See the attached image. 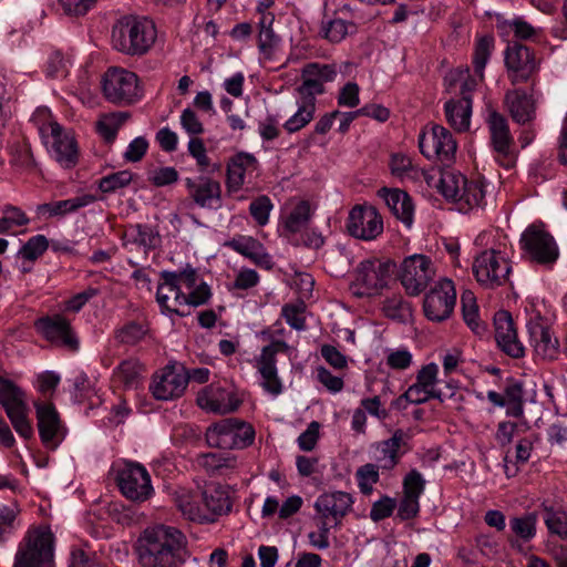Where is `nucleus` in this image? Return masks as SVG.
<instances>
[{
	"label": "nucleus",
	"instance_id": "nucleus-1",
	"mask_svg": "<svg viewBox=\"0 0 567 567\" xmlns=\"http://www.w3.org/2000/svg\"><path fill=\"white\" fill-rule=\"evenodd\" d=\"M185 536L175 527L147 528L138 539V561L142 567H178L185 560Z\"/></svg>",
	"mask_w": 567,
	"mask_h": 567
},
{
	"label": "nucleus",
	"instance_id": "nucleus-2",
	"mask_svg": "<svg viewBox=\"0 0 567 567\" xmlns=\"http://www.w3.org/2000/svg\"><path fill=\"white\" fill-rule=\"evenodd\" d=\"M156 39L153 21L146 18L126 16L112 30V43L117 51L130 55L146 53Z\"/></svg>",
	"mask_w": 567,
	"mask_h": 567
},
{
	"label": "nucleus",
	"instance_id": "nucleus-3",
	"mask_svg": "<svg viewBox=\"0 0 567 567\" xmlns=\"http://www.w3.org/2000/svg\"><path fill=\"white\" fill-rule=\"evenodd\" d=\"M447 87L460 86L461 100H450L445 103V115L450 125L458 131L464 132L470 127L472 114V93L476 90L477 79L473 76L470 69L457 68L449 72L445 76Z\"/></svg>",
	"mask_w": 567,
	"mask_h": 567
},
{
	"label": "nucleus",
	"instance_id": "nucleus-4",
	"mask_svg": "<svg viewBox=\"0 0 567 567\" xmlns=\"http://www.w3.org/2000/svg\"><path fill=\"white\" fill-rule=\"evenodd\" d=\"M54 535L47 527L28 530L14 556L13 567H54Z\"/></svg>",
	"mask_w": 567,
	"mask_h": 567
},
{
	"label": "nucleus",
	"instance_id": "nucleus-5",
	"mask_svg": "<svg viewBox=\"0 0 567 567\" xmlns=\"http://www.w3.org/2000/svg\"><path fill=\"white\" fill-rule=\"evenodd\" d=\"M102 89L105 99L117 105H131L143 95L137 75L121 68H110L105 72Z\"/></svg>",
	"mask_w": 567,
	"mask_h": 567
},
{
	"label": "nucleus",
	"instance_id": "nucleus-6",
	"mask_svg": "<svg viewBox=\"0 0 567 567\" xmlns=\"http://www.w3.org/2000/svg\"><path fill=\"white\" fill-rule=\"evenodd\" d=\"M395 269V264L390 259H367L361 261L355 269L354 286L359 297L375 296L388 287V282Z\"/></svg>",
	"mask_w": 567,
	"mask_h": 567
},
{
	"label": "nucleus",
	"instance_id": "nucleus-7",
	"mask_svg": "<svg viewBox=\"0 0 567 567\" xmlns=\"http://www.w3.org/2000/svg\"><path fill=\"white\" fill-rule=\"evenodd\" d=\"M434 277V265L425 255L409 256L401 264L399 278L410 296H417L424 291Z\"/></svg>",
	"mask_w": 567,
	"mask_h": 567
},
{
	"label": "nucleus",
	"instance_id": "nucleus-8",
	"mask_svg": "<svg viewBox=\"0 0 567 567\" xmlns=\"http://www.w3.org/2000/svg\"><path fill=\"white\" fill-rule=\"evenodd\" d=\"M522 249L528 259L539 265H551L558 258V247L554 237L545 229L532 225L520 237Z\"/></svg>",
	"mask_w": 567,
	"mask_h": 567
},
{
	"label": "nucleus",
	"instance_id": "nucleus-9",
	"mask_svg": "<svg viewBox=\"0 0 567 567\" xmlns=\"http://www.w3.org/2000/svg\"><path fill=\"white\" fill-rule=\"evenodd\" d=\"M487 125L495 159L503 167L512 168L516 163V152L506 117L497 111H492L487 117Z\"/></svg>",
	"mask_w": 567,
	"mask_h": 567
},
{
	"label": "nucleus",
	"instance_id": "nucleus-10",
	"mask_svg": "<svg viewBox=\"0 0 567 567\" xmlns=\"http://www.w3.org/2000/svg\"><path fill=\"white\" fill-rule=\"evenodd\" d=\"M511 271V266L501 251L487 249L475 257L473 272L476 280L486 288L503 285Z\"/></svg>",
	"mask_w": 567,
	"mask_h": 567
},
{
	"label": "nucleus",
	"instance_id": "nucleus-11",
	"mask_svg": "<svg viewBox=\"0 0 567 567\" xmlns=\"http://www.w3.org/2000/svg\"><path fill=\"white\" fill-rule=\"evenodd\" d=\"M456 302V291L452 280L440 279L425 295L423 311L425 317L435 322L450 318Z\"/></svg>",
	"mask_w": 567,
	"mask_h": 567
},
{
	"label": "nucleus",
	"instance_id": "nucleus-12",
	"mask_svg": "<svg viewBox=\"0 0 567 567\" xmlns=\"http://www.w3.org/2000/svg\"><path fill=\"white\" fill-rule=\"evenodd\" d=\"M116 481L121 493L133 502H145L153 493L151 476L138 463H126L117 472Z\"/></svg>",
	"mask_w": 567,
	"mask_h": 567
},
{
	"label": "nucleus",
	"instance_id": "nucleus-13",
	"mask_svg": "<svg viewBox=\"0 0 567 567\" xmlns=\"http://www.w3.org/2000/svg\"><path fill=\"white\" fill-rule=\"evenodd\" d=\"M529 346L536 359L555 361L560 354V342L553 328L542 317L530 319L527 324Z\"/></svg>",
	"mask_w": 567,
	"mask_h": 567
},
{
	"label": "nucleus",
	"instance_id": "nucleus-14",
	"mask_svg": "<svg viewBox=\"0 0 567 567\" xmlns=\"http://www.w3.org/2000/svg\"><path fill=\"white\" fill-rule=\"evenodd\" d=\"M505 65L513 84L527 82L538 70L534 52L518 41L508 43L505 51Z\"/></svg>",
	"mask_w": 567,
	"mask_h": 567
},
{
	"label": "nucleus",
	"instance_id": "nucleus-15",
	"mask_svg": "<svg viewBox=\"0 0 567 567\" xmlns=\"http://www.w3.org/2000/svg\"><path fill=\"white\" fill-rule=\"evenodd\" d=\"M289 346L286 341L276 340L261 349L260 355L256 359L255 368L262 378L261 386L268 393L277 396L282 392V383L277 371V354L287 353Z\"/></svg>",
	"mask_w": 567,
	"mask_h": 567
},
{
	"label": "nucleus",
	"instance_id": "nucleus-16",
	"mask_svg": "<svg viewBox=\"0 0 567 567\" xmlns=\"http://www.w3.org/2000/svg\"><path fill=\"white\" fill-rule=\"evenodd\" d=\"M35 329L43 338L53 344L66 348L70 351L79 350L80 342L71 322L62 315L45 316L39 318Z\"/></svg>",
	"mask_w": 567,
	"mask_h": 567
},
{
	"label": "nucleus",
	"instance_id": "nucleus-17",
	"mask_svg": "<svg viewBox=\"0 0 567 567\" xmlns=\"http://www.w3.org/2000/svg\"><path fill=\"white\" fill-rule=\"evenodd\" d=\"M347 229L358 239L373 240L383 231V220L373 206L357 205L348 216Z\"/></svg>",
	"mask_w": 567,
	"mask_h": 567
},
{
	"label": "nucleus",
	"instance_id": "nucleus-18",
	"mask_svg": "<svg viewBox=\"0 0 567 567\" xmlns=\"http://www.w3.org/2000/svg\"><path fill=\"white\" fill-rule=\"evenodd\" d=\"M38 430L47 449L55 450L64 439V429L59 413L52 403H35Z\"/></svg>",
	"mask_w": 567,
	"mask_h": 567
},
{
	"label": "nucleus",
	"instance_id": "nucleus-19",
	"mask_svg": "<svg viewBox=\"0 0 567 567\" xmlns=\"http://www.w3.org/2000/svg\"><path fill=\"white\" fill-rule=\"evenodd\" d=\"M410 439L408 432L398 429L390 439L377 443L374 458L381 470L391 471L400 463L402 455L411 450Z\"/></svg>",
	"mask_w": 567,
	"mask_h": 567
},
{
	"label": "nucleus",
	"instance_id": "nucleus-20",
	"mask_svg": "<svg viewBox=\"0 0 567 567\" xmlns=\"http://www.w3.org/2000/svg\"><path fill=\"white\" fill-rule=\"evenodd\" d=\"M185 186L189 197L200 208L217 210L221 207V185L208 176L197 179L186 178Z\"/></svg>",
	"mask_w": 567,
	"mask_h": 567
},
{
	"label": "nucleus",
	"instance_id": "nucleus-21",
	"mask_svg": "<svg viewBox=\"0 0 567 567\" xmlns=\"http://www.w3.org/2000/svg\"><path fill=\"white\" fill-rule=\"evenodd\" d=\"M353 498L347 492L334 491L321 494L315 502L317 517L331 518L339 528L342 518L352 509Z\"/></svg>",
	"mask_w": 567,
	"mask_h": 567
},
{
	"label": "nucleus",
	"instance_id": "nucleus-22",
	"mask_svg": "<svg viewBox=\"0 0 567 567\" xmlns=\"http://www.w3.org/2000/svg\"><path fill=\"white\" fill-rule=\"evenodd\" d=\"M538 99L532 91L509 90L505 93L504 104L512 120L519 125L530 124L536 118Z\"/></svg>",
	"mask_w": 567,
	"mask_h": 567
},
{
	"label": "nucleus",
	"instance_id": "nucleus-23",
	"mask_svg": "<svg viewBox=\"0 0 567 567\" xmlns=\"http://www.w3.org/2000/svg\"><path fill=\"white\" fill-rule=\"evenodd\" d=\"M175 278L176 276L174 272L168 270L161 271L156 291V301L163 313L184 317L186 313L181 311L179 307L185 303V293L182 291L179 286L174 285Z\"/></svg>",
	"mask_w": 567,
	"mask_h": 567
},
{
	"label": "nucleus",
	"instance_id": "nucleus-24",
	"mask_svg": "<svg viewBox=\"0 0 567 567\" xmlns=\"http://www.w3.org/2000/svg\"><path fill=\"white\" fill-rule=\"evenodd\" d=\"M204 514L207 516L205 523H214L218 516L230 513L233 502L227 486L220 484H208L200 491Z\"/></svg>",
	"mask_w": 567,
	"mask_h": 567
},
{
	"label": "nucleus",
	"instance_id": "nucleus-25",
	"mask_svg": "<svg viewBox=\"0 0 567 567\" xmlns=\"http://www.w3.org/2000/svg\"><path fill=\"white\" fill-rule=\"evenodd\" d=\"M197 404L208 412L227 414L236 411L240 401L231 391L210 384L198 393Z\"/></svg>",
	"mask_w": 567,
	"mask_h": 567
},
{
	"label": "nucleus",
	"instance_id": "nucleus-26",
	"mask_svg": "<svg viewBox=\"0 0 567 567\" xmlns=\"http://www.w3.org/2000/svg\"><path fill=\"white\" fill-rule=\"evenodd\" d=\"M186 386L184 373L177 372L174 367H165L154 377L150 390L155 399L166 401L182 395Z\"/></svg>",
	"mask_w": 567,
	"mask_h": 567
},
{
	"label": "nucleus",
	"instance_id": "nucleus-27",
	"mask_svg": "<svg viewBox=\"0 0 567 567\" xmlns=\"http://www.w3.org/2000/svg\"><path fill=\"white\" fill-rule=\"evenodd\" d=\"M162 238L158 230L147 224L130 225L123 235L125 248H142L145 254L161 246Z\"/></svg>",
	"mask_w": 567,
	"mask_h": 567
},
{
	"label": "nucleus",
	"instance_id": "nucleus-28",
	"mask_svg": "<svg viewBox=\"0 0 567 567\" xmlns=\"http://www.w3.org/2000/svg\"><path fill=\"white\" fill-rule=\"evenodd\" d=\"M379 196L384 199L391 213L410 227L413 223L414 205L410 195L399 188H381Z\"/></svg>",
	"mask_w": 567,
	"mask_h": 567
},
{
	"label": "nucleus",
	"instance_id": "nucleus-29",
	"mask_svg": "<svg viewBox=\"0 0 567 567\" xmlns=\"http://www.w3.org/2000/svg\"><path fill=\"white\" fill-rule=\"evenodd\" d=\"M258 162L252 154L238 153L227 165L226 186L229 193L238 192L245 183L246 172L257 169Z\"/></svg>",
	"mask_w": 567,
	"mask_h": 567
},
{
	"label": "nucleus",
	"instance_id": "nucleus-30",
	"mask_svg": "<svg viewBox=\"0 0 567 567\" xmlns=\"http://www.w3.org/2000/svg\"><path fill=\"white\" fill-rule=\"evenodd\" d=\"M50 151L58 163L65 168L76 165L79 159L78 144L72 135L60 130L58 136H50Z\"/></svg>",
	"mask_w": 567,
	"mask_h": 567
},
{
	"label": "nucleus",
	"instance_id": "nucleus-31",
	"mask_svg": "<svg viewBox=\"0 0 567 567\" xmlns=\"http://www.w3.org/2000/svg\"><path fill=\"white\" fill-rule=\"evenodd\" d=\"M94 200L92 195H82L63 200L44 203L37 207V212L41 216L63 217L66 214L74 213L82 207L90 205Z\"/></svg>",
	"mask_w": 567,
	"mask_h": 567
},
{
	"label": "nucleus",
	"instance_id": "nucleus-32",
	"mask_svg": "<svg viewBox=\"0 0 567 567\" xmlns=\"http://www.w3.org/2000/svg\"><path fill=\"white\" fill-rule=\"evenodd\" d=\"M0 404L8 416L29 410L24 392L8 379H0Z\"/></svg>",
	"mask_w": 567,
	"mask_h": 567
},
{
	"label": "nucleus",
	"instance_id": "nucleus-33",
	"mask_svg": "<svg viewBox=\"0 0 567 567\" xmlns=\"http://www.w3.org/2000/svg\"><path fill=\"white\" fill-rule=\"evenodd\" d=\"M205 436L206 442L210 447L233 450L238 445L234 439V427L230 423V419H226L210 425L207 429Z\"/></svg>",
	"mask_w": 567,
	"mask_h": 567
},
{
	"label": "nucleus",
	"instance_id": "nucleus-34",
	"mask_svg": "<svg viewBox=\"0 0 567 567\" xmlns=\"http://www.w3.org/2000/svg\"><path fill=\"white\" fill-rule=\"evenodd\" d=\"M176 505L183 516L192 522L205 523L200 492L182 491L176 496Z\"/></svg>",
	"mask_w": 567,
	"mask_h": 567
},
{
	"label": "nucleus",
	"instance_id": "nucleus-35",
	"mask_svg": "<svg viewBox=\"0 0 567 567\" xmlns=\"http://www.w3.org/2000/svg\"><path fill=\"white\" fill-rule=\"evenodd\" d=\"M357 24L340 18L322 20L319 34L330 43H340L357 32Z\"/></svg>",
	"mask_w": 567,
	"mask_h": 567
},
{
	"label": "nucleus",
	"instance_id": "nucleus-36",
	"mask_svg": "<svg viewBox=\"0 0 567 567\" xmlns=\"http://www.w3.org/2000/svg\"><path fill=\"white\" fill-rule=\"evenodd\" d=\"M198 464L210 475L225 474L237 467V458L230 453H206L197 457Z\"/></svg>",
	"mask_w": 567,
	"mask_h": 567
},
{
	"label": "nucleus",
	"instance_id": "nucleus-37",
	"mask_svg": "<svg viewBox=\"0 0 567 567\" xmlns=\"http://www.w3.org/2000/svg\"><path fill=\"white\" fill-rule=\"evenodd\" d=\"M485 199V188L481 181H468L466 186L463 187L460 198L455 202L457 209L462 213H467L476 207H482Z\"/></svg>",
	"mask_w": 567,
	"mask_h": 567
},
{
	"label": "nucleus",
	"instance_id": "nucleus-38",
	"mask_svg": "<svg viewBox=\"0 0 567 567\" xmlns=\"http://www.w3.org/2000/svg\"><path fill=\"white\" fill-rule=\"evenodd\" d=\"M506 402V415L522 417L524 414V386L523 382L508 379L504 388Z\"/></svg>",
	"mask_w": 567,
	"mask_h": 567
},
{
	"label": "nucleus",
	"instance_id": "nucleus-39",
	"mask_svg": "<svg viewBox=\"0 0 567 567\" xmlns=\"http://www.w3.org/2000/svg\"><path fill=\"white\" fill-rule=\"evenodd\" d=\"M144 368L138 360L127 359L114 370V377L125 389H137Z\"/></svg>",
	"mask_w": 567,
	"mask_h": 567
},
{
	"label": "nucleus",
	"instance_id": "nucleus-40",
	"mask_svg": "<svg viewBox=\"0 0 567 567\" xmlns=\"http://www.w3.org/2000/svg\"><path fill=\"white\" fill-rule=\"evenodd\" d=\"M31 122L38 128L41 138L47 145L49 144L50 136H58L60 130L63 128L48 107L37 109L31 117Z\"/></svg>",
	"mask_w": 567,
	"mask_h": 567
},
{
	"label": "nucleus",
	"instance_id": "nucleus-41",
	"mask_svg": "<svg viewBox=\"0 0 567 567\" xmlns=\"http://www.w3.org/2000/svg\"><path fill=\"white\" fill-rule=\"evenodd\" d=\"M128 112H114L104 114L96 123L97 133L107 143H112L121 126L128 120Z\"/></svg>",
	"mask_w": 567,
	"mask_h": 567
},
{
	"label": "nucleus",
	"instance_id": "nucleus-42",
	"mask_svg": "<svg viewBox=\"0 0 567 567\" xmlns=\"http://www.w3.org/2000/svg\"><path fill=\"white\" fill-rule=\"evenodd\" d=\"M316 112V99L303 100L298 106L297 112L290 116L285 123L284 128L288 133H296L309 124Z\"/></svg>",
	"mask_w": 567,
	"mask_h": 567
},
{
	"label": "nucleus",
	"instance_id": "nucleus-43",
	"mask_svg": "<svg viewBox=\"0 0 567 567\" xmlns=\"http://www.w3.org/2000/svg\"><path fill=\"white\" fill-rule=\"evenodd\" d=\"M148 333V326L141 321H128L116 329L114 337L121 344L135 346L141 342Z\"/></svg>",
	"mask_w": 567,
	"mask_h": 567
},
{
	"label": "nucleus",
	"instance_id": "nucleus-44",
	"mask_svg": "<svg viewBox=\"0 0 567 567\" xmlns=\"http://www.w3.org/2000/svg\"><path fill=\"white\" fill-rule=\"evenodd\" d=\"M467 178L461 173L444 172L441 175L439 190L440 193L454 203L460 198V194L464 186H466Z\"/></svg>",
	"mask_w": 567,
	"mask_h": 567
},
{
	"label": "nucleus",
	"instance_id": "nucleus-45",
	"mask_svg": "<svg viewBox=\"0 0 567 567\" xmlns=\"http://www.w3.org/2000/svg\"><path fill=\"white\" fill-rule=\"evenodd\" d=\"M463 318L470 329L476 334L485 332V326L480 322L478 307L473 292L465 291L461 297Z\"/></svg>",
	"mask_w": 567,
	"mask_h": 567
},
{
	"label": "nucleus",
	"instance_id": "nucleus-46",
	"mask_svg": "<svg viewBox=\"0 0 567 567\" xmlns=\"http://www.w3.org/2000/svg\"><path fill=\"white\" fill-rule=\"evenodd\" d=\"M310 219V204L307 200H301L288 215L285 221V230H287L290 234L299 233L302 228H305L308 225Z\"/></svg>",
	"mask_w": 567,
	"mask_h": 567
},
{
	"label": "nucleus",
	"instance_id": "nucleus-47",
	"mask_svg": "<svg viewBox=\"0 0 567 567\" xmlns=\"http://www.w3.org/2000/svg\"><path fill=\"white\" fill-rule=\"evenodd\" d=\"M494 48V38L492 35H483L477 39L473 55V65L476 75L482 81L484 78V69L487 64V61L491 56L492 50Z\"/></svg>",
	"mask_w": 567,
	"mask_h": 567
},
{
	"label": "nucleus",
	"instance_id": "nucleus-48",
	"mask_svg": "<svg viewBox=\"0 0 567 567\" xmlns=\"http://www.w3.org/2000/svg\"><path fill=\"white\" fill-rule=\"evenodd\" d=\"M537 516L528 513L509 519V527L514 535L524 542L530 540L536 534Z\"/></svg>",
	"mask_w": 567,
	"mask_h": 567
},
{
	"label": "nucleus",
	"instance_id": "nucleus-49",
	"mask_svg": "<svg viewBox=\"0 0 567 567\" xmlns=\"http://www.w3.org/2000/svg\"><path fill=\"white\" fill-rule=\"evenodd\" d=\"M436 132L437 159L450 162L456 152V142L447 128L437 125Z\"/></svg>",
	"mask_w": 567,
	"mask_h": 567
},
{
	"label": "nucleus",
	"instance_id": "nucleus-50",
	"mask_svg": "<svg viewBox=\"0 0 567 567\" xmlns=\"http://www.w3.org/2000/svg\"><path fill=\"white\" fill-rule=\"evenodd\" d=\"M379 468L378 464L368 463L357 470L358 486L362 494L369 495L372 493L373 484L379 482Z\"/></svg>",
	"mask_w": 567,
	"mask_h": 567
},
{
	"label": "nucleus",
	"instance_id": "nucleus-51",
	"mask_svg": "<svg viewBox=\"0 0 567 567\" xmlns=\"http://www.w3.org/2000/svg\"><path fill=\"white\" fill-rule=\"evenodd\" d=\"M544 522L551 534L561 538L567 537V514L563 511L545 507Z\"/></svg>",
	"mask_w": 567,
	"mask_h": 567
},
{
	"label": "nucleus",
	"instance_id": "nucleus-52",
	"mask_svg": "<svg viewBox=\"0 0 567 567\" xmlns=\"http://www.w3.org/2000/svg\"><path fill=\"white\" fill-rule=\"evenodd\" d=\"M49 248V240L44 235H35L20 248L18 256L33 262Z\"/></svg>",
	"mask_w": 567,
	"mask_h": 567
},
{
	"label": "nucleus",
	"instance_id": "nucleus-53",
	"mask_svg": "<svg viewBox=\"0 0 567 567\" xmlns=\"http://www.w3.org/2000/svg\"><path fill=\"white\" fill-rule=\"evenodd\" d=\"M132 181V172L127 169L120 171L102 177L99 182V188L103 193H114L117 189L128 186Z\"/></svg>",
	"mask_w": 567,
	"mask_h": 567
},
{
	"label": "nucleus",
	"instance_id": "nucleus-54",
	"mask_svg": "<svg viewBox=\"0 0 567 567\" xmlns=\"http://www.w3.org/2000/svg\"><path fill=\"white\" fill-rule=\"evenodd\" d=\"M3 217L0 218V234H8L16 226L29 224L27 215L17 206L7 205L2 209Z\"/></svg>",
	"mask_w": 567,
	"mask_h": 567
},
{
	"label": "nucleus",
	"instance_id": "nucleus-55",
	"mask_svg": "<svg viewBox=\"0 0 567 567\" xmlns=\"http://www.w3.org/2000/svg\"><path fill=\"white\" fill-rule=\"evenodd\" d=\"M274 205L267 195H259L249 205V214L260 227H264L269 221L270 212Z\"/></svg>",
	"mask_w": 567,
	"mask_h": 567
},
{
	"label": "nucleus",
	"instance_id": "nucleus-56",
	"mask_svg": "<svg viewBox=\"0 0 567 567\" xmlns=\"http://www.w3.org/2000/svg\"><path fill=\"white\" fill-rule=\"evenodd\" d=\"M404 398L408 402L413 404H422L427 402L430 399H436L440 402L445 401V395L441 390H431L423 389L419 384H412L405 392Z\"/></svg>",
	"mask_w": 567,
	"mask_h": 567
},
{
	"label": "nucleus",
	"instance_id": "nucleus-57",
	"mask_svg": "<svg viewBox=\"0 0 567 567\" xmlns=\"http://www.w3.org/2000/svg\"><path fill=\"white\" fill-rule=\"evenodd\" d=\"M19 513L20 508L17 504L0 507V544L14 530V524Z\"/></svg>",
	"mask_w": 567,
	"mask_h": 567
},
{
	"label": "nucleus",
	"instance_id": "nucleus-58",
	"mask_svg": "<svg viewBox=\"0 0 567 567\" xmlns=\"http://www.w3.org/2000/svg\"><path fill=\"white\" fill-rule=\"evenodd\" d=\"M383 312L390 319L404 321L410 315V307L401 297H393L385 300Z\"/></svg>",
	"mask_w": 567,
	"mask_h": 567
},
{
	"label": "nucleus",
	"instance_id": "nucleus-59",
	"mask_svg": "<svg viewBox=\"0 0 567 567\" xmlns=\"http://www.w3.org/2000/svg\"><path fill=\"white\" fill-rule=\"evenodd\" d=\"M230 423L234 427V439L238 443L236 449H245L254 443L255 430L250 424L237 419H230Z\"/></svg>",
	"mask_w": 567,
	"mask_h": 567
},
{
	"label": "nucleus",
	"instance_id": "nucleus-60",
	"mask_svg": "<svg viewBox=\"0 0 567 567\" xmlns=\"http://www.w3.org/2000/svg\"><path fill=\"white\" fill-rule=\"evenodd\" d=\"M499 349L513 359H520L525 355V347L518 339L517 330L504 336V340H496Z\"/></svg>",
	"mask_w": 567,
	"mask_h": 567
},
{
	"label": "nucleus",
	"instance_id": "nucleus-61",
	"mask_svg": "<svg viewBox=\"0 0 567 567\" xmlns=\"http://www.w3.org/2000/svg\"><path fill=\"white\" fill-rule=\"evenodd\" d=\"M437 124H433L429 131L419 136L420 152L429 159L437 158L436 132Z\"/></svg>",
	"mask_w": 567,
	"mask_h": 567
},
{
	"label": "nucleus",
	"instance_id": "nucleus-62",
	"mask_svg": "<svg viewBox=\"0 0 567 567\" xmlns=\"http://www.w3.org/2000/svg\"><path fill=\"white\" fill-rule=\"evenodd\" d=\"M424 487L425 481L416 470H411L403 480V495L420 498Z\"/></svg>",
	"mask_w": 567,
	"mask_h": 567
},
{
	"label": "nucleus",
	"instance_id": "nucleus-63",
	"mask_svg": "<svg viewBox=\"0 0 567 567\" xmlns=\"http://www.w3.org/2000/svg\"><path fill=\"white\" fill-rule=\"evenodd\" d=\"M178 181V172L171 166L153 169L148 175V182L156 187L172 185Z\"/></svg>",
	"mask_w": 567,
	"mask_h": 567
},
{
	"label": "nucleus",
	"instance_id": "nucleus-64",
	"mask_svg": "<svg viewBox=\"0 0 567 567\" xmlns=\"http://www.w3.org/2000/svg\"><path fill=\"white\" fill-rule=\"evenodd\" d=\"M305 73L309 76H316L322 84L332 82L337 76L336 64H320L317 62L308 63L305 66Z\"/></svg>",
	"mask_w": 567,
	"mask_h": 567
}]
</instances>
